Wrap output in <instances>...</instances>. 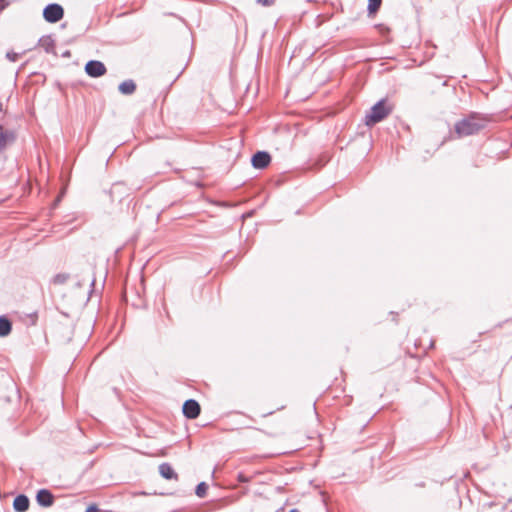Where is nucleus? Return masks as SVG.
Masks as SVG:
<instances>
[{
    "mask_svg": "<svg viewBox=\"0 0 512 512\" xmlns=\"http://www.w3.org/2000/svg\"><path fill=\"white\" fill-rule=\"evenodd\" d=\"M488 118L477 112H471L454 125V131L459 138L479 133L486 127Z\"/></svg>",
    "mask_w": 512,
    "mask_h": 512,
    "instance_id": "obj_1",
    "label": "nucleus"
},
{
    "mask_svg": "<svg viewBox=\"0 0 512 512\" xmlns=\"http://www.w3.org/2000/svg\"><path fill=\"white\" fill-rule=\"evenodd\" d=\"M391 111L392 108L387 105L386 99H381L373 105L370 112L366 114L365 124L367 126H373L385 119Z\"/></svg>",
    "mask_w": 512,
    "mask_h": 512,
    "instance_id": "obj_2",
    "label": "nucleus"
},
{
    "mask_svg": "<svg viewBox=\"0 0 512 512\" xmlns=\"http://www.w3.org/2000/svg\"><path fill=\"white\" fill-rule=\"evenodd\" d=\"M64 17V9L60 4L50 3L43 9V18L48 23H57Z\"/></svg>",
    "mask_w": 512,
    "mask_h": 512,
    "instance_id": "obj_3",
    "label": "nucleus"
},
{
    "mask_svg": "<svg viewBox=\"0 0 512 512\" xmlns=\"http://www.w3.org/2000/svg\"><path fill=\"white\" fill-rule=\"evenodd\" d=\"M105 65L98 60H90L85 65V72L93 78H98L106 73Z\"/></svg>",
    "mask_w": 512,
    "mask_h": 512,
    "instance_id": "obj_4",
    "label": "nucleus"
},
{
    "mask_svg": "<svg viewBox=\"0 0 512 512\" xmlns=\"http://www.w3.org/2000/svg\"><path fill=\"white\" fill-rule=\"evenodd\" d=\"M182 411L186 418L196 419L201 412V408L196 400L188 399L184 402Z\"/></svg>",
    "mask_w": 512,
    "mask_h": 512,
    "instance_id": "obj_5",
    "label": "nucleus"
},
{
    "mask_svg": "<svg viewBox=\"0 0 512 512\" xmlns=\"http://www.w3.org/2000/svg\"><path fill=\"white\" fill-rule=\"evenodd\" d=\"M271 162V156L266 151H257L251 159L252 166L256 169H264Z\"/></svg>",
    "mask_w": 512,
    "mask_h": 512,
    "instance_id": "obj_6",
    "label": "nucleus"
},
{
    "mask_svg": "<svg viewBox=\"0 0 512 512\" xmlns=\"http://www.w3.org/2000/svg\"><path fill=\"white\" fill-rule=\"evenodd\" d=\"M54 495L48 489H40L36 494V501L41 507H51L54 504Z\"/></svg>",
    "mask_w": 512,
    "mask_h": 512,
    "instance_id": "obj_7",
    "label": "nucleus"
},
{
    "mask_svg": "<svg viewBox=\"0 0 512 512\" xmlns=\"http://www.w3.org/2000/svg\"><path fill=\"white\" fill-rule=\"evenodd\" d=\"M30 505L29 498L24 494L17 495L13 500V509L16 512H25Z\"/></svg>",
    "mask_w": 512,
    "mask_h": 512,
    "instance_id": "obj_8",
    "label": "nucleus"
},
{
    "mask_svg": "<svg viewBox=\"0 0 512 512\" xmlns=\"http://www.w3.org/2000/svg\"><path fill=\"white\" fill-rule=\"evenodd\" d=\"M159 474L164 479H167V480H172V479L178 480V474L174 471L172 466L167 462H164L159 465Z\"/></svg>",
    "mask_w": 512,
    "mask_h": 512,
    "instance_id": "obj_9",
    "label": "nucleus"
},
{
    "mask_svg": "<svg viewBox=\"0 0 512 512\" xmlns=\"http://www.w3.org/2000/svg\"><path fill=\"white\" fill-rule=\"evenodd\" d=\"M15 134L10 130H4L0 125V150L3 151L7 144L14 142Z\"/></svg>",
    "mask_w": 512,
    "mask_h": 512,
    "instance_id": "obj_10",
    "label": "nucleus"
},
{
    "mask_svg": "<svg viewBox=\"0 0 512 512\" xmlns=\"http://www.w3.org/2000/svg\"><path fill=\"white\" fill-rule=\"evenodd\" d=\"M118 90L123 95H131L136 90V84L132 79L125 80L119 84Z\"/></svg>",
    "mask_w": 512,
    "mask_h": 512,
    "instance_id": "obj_11",
    "label": "nucleus"
},
{
    "mask_svg": "<svg viewBox=\"0 0 512 512\" xmlns=\"http://www.w3.org/2000/svg\"><path fill=\"white\" fill-rule=\"evenodd\" d=\"M39 46L42 47L45 50V52L53 53L55 48V42L50 35H47L39 39Z\"/></svg>",
    "mask_w": 512,
    "mask_h": 512,
    "instance_id": "obj_12",
    "label": "nucleus"
},
{
    "mask_svg": "<svg viewBox=\"0 0 512 512\" xmlns=\"http://www.w3.org/2000/svg\"><path fill=\"white\" fill-rule=\"evenodd\" d=\"M11 330V321L6 316H0V337L8 336Z\"/></svg>",
    "mask_w": 512,
    "mask_h": 512,
    "instance_id": "obj_13",
    "label": "nucleus"
},
{
    "mask_svg": "<svg viewBox=\"0 0 512 512\" xmlns=\"http://www.w3.org/2000/svg\"><path fill=\"white\" fill-rule=\"evenodd\" d=\"M69 278L70 275L68 273H58L52 278L51 282L54 285H63L69 280Z\"/></svg>",
    "mask_w": 512,
    "mask_h": 512,
    "instance_id": "obj_14",
    "label": "nucleus"
},
{
    "mask_svg": "<svg viewBox=\"0 0 512 512\" xmlns=\"http://www.w3.org/2000/svg\"><path fill=\"white\" fill-rule=\"evenodd\" d=\"M382 0H368V12L369 14L376 13L380 6H381Z\"/></svg>",
    "mask_w": 512,
    "mask_h": 512,
    "instance_id": "obj_15",
    "label": "nucleus"
},
{
    "mask_svg": "<svg viewBox=\"0 0 512 512\" xmlns=\"http://www.w3.org/2000/svg\"><path fill=\"white\" fill-rule=\"evenodd\" d=\"M207 489H208V485H207L205 482H200V483L196 486L195 494H196L198 497L203 498V497H205V496H206Z\"/></svg>",
    "mask_w": 512,
    "mask_h": 512,
    "instance_id": "obj_16",
    "label": "nucleus"
},
{
    "mask_svg": "<svg viewBox=\"0 0 512 512\" xmlns=\"http://www.w3.org/2000/svg\"><path fill=\"white\" fill-rule=\"evenodd\" d=\"M237 480L242 483H248L251 481V477H247L243 473H239L237 475Z\"/></svg>",
    "mask_w": 512,
    "mask_h": 512,
    "instance_id": "obj_17",
    "label": "nucleus"
},
{
    "mask_svg": "<svg viewBox=\"0 0 512 512\" xmlns=\"http://www.w3.org/2000/svg\"><path fill=\"white\" fill-rule=\"evenodd\" d=\"M18 56L19 55L15 52H7L6 54V58L12 62H15L18 59Z\"/></svg>",
    "mask_w": 512,
    "mask_h": 512,
    "instance_id": "obj_18",
    "label": "nucleus"
},
{
    "mask_svg": "<svg viewBox=\"0 0 512 512\" xmlns=\"http://www.w3.org/2000/svg\"><path fill=\"white\" fill-rule=\"evenodd\" d=\"M258 4H261L262 6H272L275 3V0H257Z\"/></svg>",
    "mask_w": 512,
    "mask_h": 512,
    "instance_id": "obj_19",
    "label": "nucleus"
},
{
    "mask_svg": "<svg viewBox=\"0 0 512 512\" xmlns=\"http://www.w3.org/2000/svg\"><path fill=\"white\" fill-rule=\"evenodd\" d=\"M86 512H99V508L95 504H92L88 506Z\"/></svg>",
    "mask_w": 512,
    "mask_h": 512,
    "instance_id": "obj_20",
    "label": "nucleus"
},
{
    "mask_svg": "<svg viewBox=\"0 0 512 512\" xmlns=\"http://www.w3.org/2000/svg\"><path fill=\"white\" fill-rule=\"evenodd\" d=\"M289 512H300L298 509H291Z\"/></svg>",
    "mask_w": 512,
    "mask_h": 512,
    "instance_id": "obj_21",
    "label": "nucleus"
},
{
    "mask_svg": "<svg viewBox=\"0 0 512 512\" xmlns=\"http://www.w3.org/2000/svg\"><path fill=\"white\" fill-rule=\"evenodd\" d=\"M94 284H95V279H92L91 286H94Z\"/></svg>",
    "mask_w": 512,
    "mask_h": 512,
    "instance_id": "obj_22",
    "label": "nucleus"
},
{
    "mask_svg": "<svg viewBox=\"0 0 512 512\" xmlns=\"http://www.w3.org/2000/svg\"><path fill=\"white\" fill-rule=\"evenodd\" d=\"M0 111H2V103H0Z\"/></svg>",
    "mask_w": 512,
    "mask_h": 512,
    "instance_id": "obj_23",
    "label": "nucleus"
},
{
    "mask_svg": "<svg viewBox=\"0 0 512 512\" xmlns=\"http://www.w3.org/2000/svg\"><path fill=\"white\" fill-rule=\"evenodd\" d=\"M1 152H2V151L0 150V153H1Z\"/></svg>",
    "mask_w": 512,
    "mask_h": 512,
    "instance_id": "obj_24",
    "label": "nucleus"
}]
</instances>
